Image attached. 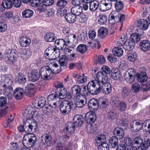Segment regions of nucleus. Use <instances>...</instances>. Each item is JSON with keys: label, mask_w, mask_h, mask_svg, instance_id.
<instances>
[{"label": "nucleus", "mask_w": 150, "mask_h": 150, "mask_svg": "<svg viewBox=\"0 0 150 150\" xmlns=\"http://www.w3.org/2000/svg\"><path fill=\"white\" fill-rule=\"evenodd\" d=\"M87 89L88 91L92 95L98 94L101 91L104 94L107 95L111 93L112 87L109 83L98 82L97 80H92L88 83Z\"/></svg>", "instance_id": "1"}, {"label": "nucleus", "mask_w": 150, "mask_h": 150, "mask_svg": "<svg viewBox=\"0 0 150 150\" xmlns=\"http://www.w3.org/2000/svg\"><path fill=\"white\" fill-rule=\"evenodd\" d=\"M55 58L50 60V63H51L52 67V69L48 66H44L42 67L40 71V74L41 77L45 80H50L53 76L54 74H57L61 71V68L58 64L54 63Z\"/></svg>", "instance_id": "2"}, {"label": "nucleus", "mask_w": 150, "mask_h": 150, "mask_svg": "<svg viewBox=\"0 0 150 150\" xmlns=\"http://www.w3.org/2000/svg\"><path fill=\"white\" fill-rule=\"evenodd\" d=\"M82 116L81 115H77L73 118L74 123L69 122L67 124V126L64 131L66 133L67 139H68L71 133L73 132L75 127H79L81 126L83 123L82 120Z\"/></svg>", "instance_id": "3"}, {"label": "nucleus", "mask_w": 150, "mask_h": 150, "mask_svg": "<svg viewBox=\"0 0 150 150\" xmlns=\"http://www.w3.org/2000/svg\"><path fill=\"white\" fill-rule=\"evenodd\" d=\"M36 140L35 134L31 133L27 134L25 135L23 137V144L26 148H30L35 145Z\"/></svg>", "instance_id": "4"}, {"label": "nucleus", "mask_w": 150, "mask_h": 150, "mask_svg": "<svg viewBox=\"0 0 150 150\" xmlns=\"http://www.w3.org/2000/svg\"><path fill=\"white\" fill-rule=\"evenodd\" d=\"M60 108L61 113L64 115L68 114L71 110L75 109V105L72 102L67 100L62 102L60 104Z\"/></svg>", "instance_id": "5"}, {"label": "nucleus", "mask_w": 150, "mask_h": 150, "mask_svg": "<svg viewBox=\"0 0 150 150\" xmlns=\"http://www.w3.org/2000/svg\"><path fill=\"white\" fill-rule=\"evenodd\" d=\"M118 12L117 11H113L110 14L108 17V21L109 23L112 24L119 22H122L125 20V15L122 14L120 15L119 17Z\"/></svg>", "instance_id": "6"}, {"label": "nucleus", "mask_w": 150, "mask_h": 150, "mask_svg": "<svg viewBox=\"0 0 150 150\" xmlns=\"http://www.w3.org/2000/svg\"><path fill=\"white\" fill-rule=\"evenodd\" d=\"M65 33L68 34L65 37V41L66 42L67 45L75 46L77 43L78 40L75 35L71 34V30L68 28H65Z\"/></svg>", "instance_id": "7"}, {"label": "nucleus", "mask_w": 150, "mask_h": 150, "mask_svg": "<svg viewBox=\"0 0 150 150\" xmlns=\"http://www.w3.org/2000/svg\"><path fill=\"white\" fill-rule=\"evenodd\" d=\"M4 60L8 64L13 65L14 64L17 57V55L14 50H8L5 52Z\"/></svg>", "instance_id": "8"}, {"label": "nucleus", "mask_w": 150, "mask_h": 150, "mask_svg": "<svg viewBox=\"0 0 150 150\" xmlns=\"http://www.w3.org/2000/svg\"><path fill=\"white\" fill-rule=\"evenodd\" d=\"M106 137L105 135L103 134L98 135L95 139L96 144L99 146L98 148L101 146V149L105 150L106 149L107 150H109V145L106 143Z\"/></svg>", "instance_id": "9"}, {"label": "nucleus", "mask_w": 150, "mask_h": 150, "mask_svg": "<svg viewBox=\"0 0 150 150\" xmlns=\"http://www.w3.org/2000/svg\"><path fill=\"white\" fill-rule=\"evenodd\" d=\"M32 119L25 120L23 121V125L24 127L25 131L28 132L32 131L34 127H37V123L36 121H34L33 122Z\"/></svg>", "instance_id": "10"}, {"label": "nucleus", "mask_w": 150, "mask_h": 150, "mask_svg": "<svg viewBox=\"0 0 150 150\" xmlns=\"http://www.w3.org/2000/svg\"><path fill=\"white\" fill-rule=\"evenodd\" d=\"M1 78L0 84L1 86L12 85L13 80L11 77L9 75H2Z\"/></svg>", "instance_id": "11"}, {"label": "nucleus", "mask_w": 150, "mask_h": 150, "mask_svg": "<svg viewBox=\"0 0 150 150\" xmlns=\"http://www.w3.org/2000/svg\"><path fill=\"white\" fill-rule=\"evenodd\" d=\"M112 4L110 0H102L99 3V9L102 11H105L111 8Z\"/></svg>", "instance_id": "12"}, {"label": "nucleus", "mask_w": 150, "mask_h": 150, "mask_svg": "<svg viewBox=\"0 0 150 150\" xmlns=\"http://www.w3.org/2000/svg\"><path fill=\"white\" fill-rule=\"evenodd\" d=\"M86 97L84 95L80 96L74 98L75 101V108L76 107L78 108H82L86 103Z\"/></svg>", "instance_id": "13"}, {"label": "nucleus", "mask_w": 150, "mask_h": 150, "mask_svg": "<svg viewBox=\"0 0 150 150\" xmlns=\"http://www.w3.org/2000/svg\"><path fill=\"white\" fill-rule=\"evenodd\" d=\"M37 88L32 83H30L26 86L25 93L28 96H33L37 91Z\"/></svg>", "instance_id": "14"}, {"label": "nucleus", "mask_w": 150, "mask_h": 150, "mask_svg": "<svg viewBox=\"0 0 150 150\" xmlns=\"http://www.w3.org/2000/svg\"><path fill=\"white\" fill-rule=\"evenodd\" d=\"M134 70L132 69L127 70L125 73V78L126 81L129 83H132L134 81Z\"/></svg>", "instance_id": "15"}, {"label": "nucleus", "mask_w": 150, "mask_h": 150, "mask_svg": "<svg viewBox=\"0 0 150 150\" xmlns=\"http://www.w3.org/2000/svg\"><path fill=\"white\" fill-rule=\"evenodd\" d=\"M142 120H137L133 122V124L131 127L132 128V130L134 131L137 132L141 130L142 128H145L144 127V123Z\"/></svg>", "instance_id": "16"}, {"label": "nucleus", "mask_w": 150, "mask_h": 150, "mask_svg": "<svg viewBox=\"0 0 150 150\" xmlns=\"http://www.w3.org/2000/svg\"><path fill=\"white\" fill-rule=\"evenodd\" d=\"M32 109L29 107H27L22 110V113L23 116L26 118V120L32 119L33 118L35 112L32 111Z\"/></svg>", "instance_id": "17"}, {"label": "nucleus", "mask_w": 150, "mask_h": 150, "mask_svg": "<svg viewBox=\"0 0 150 150\" xmlns=\"http://www.w3.org/2000/svg\"><path fill=\"white\" fill-rule=\"evenodd\" d=\"M30 39L28 37L23 35L20 36L19 43L21 46L27 47L30 45Z\"/></svg>", "instance_id": "18"}, {"label": "nucleus", "mask_w": 150, "mask_h": 150, "mask_svg": "<svg viewBox=\"0 0 150 150\" xmlns=\"http://www.w3.org/2000/svg\"><path fill=\"white\" fill-rule=\"evenodd\" d=\"M96 118V113L93 112L91 111L86 114L85 116V120L87 123L90 124L94 122Z\"/></svg>", "instance_id": "19"}, {"label": "nucleus", "mask_w": 150, "mask_h": 150, "mask_svg": "<svg viewBox=\"0 0 150 150\" xmlns=\"http://www.w3.org/2000/svg\"><path fill=\"white\" fill-rule=\"evenodd\" d=\"M68 3V2L65 0H61L59 1L57 5L59 7V9L57 11L58 13L60 15L64 14L66 12L65 6Z\"/></svg>", "instance_id": "20"}, {"label": "nucleus", "mask_w": 150, "mask_h": 150, "mask_svg": "<svg viewBox=\"0 0 150 150\" xmlns=\"http://www.w3.org/2000/svg\"><path fill=\"white\" fill-rule=\"evenodd\" d=\"M111 76L113 79L118 80L122 77V74L120 70L117 68H113L111 70Z\"/></svg>", "instance_id": "21"}, {"label": "nucleus", "mask_w": 150, "mask_h": 150, "mask_svg": "<svg viewBox=\"0 0 150 150\" xmlns=\"http://www.w3.org/2000/svg\"><path fill=\"white\" fill-rule=\"evenodd\" d=\"M96 79L98 82L104 83L108 80V77L106 74H104L102 71H99L96 74Z\"/></svg>", "instance_id": "22"}, {"label": "nucleus", "mask_w": 150, "mask_h": 150, "mask_svg": "<svg viewBox=\"0 0 150 150\" xmlns=\"http://www.w3.org/2000/svg\"><path fill=\"white\" fill-rule=\"evenodd\" d=\"M55 54H57L55 56V57H58L59 54V50L56 48H54L53 47H50L46 49L44 52L45 55L48 57H49V55H51L52 54L55 55Z\"/></svg>", "instance_id": "23"}, {"label": "nucleus", "mask_w": 150, "mask_h": 150, "mask_svg": "<svg viewBox=\"0 0 150 150\" xmlns=\"http://www.w3.org/2000/svg\"><path fill=\"white\" fill-rule=\"evenodd\" d=\"M144 129L146 131L147 135L144 137V140H149L150 139V120H146L144 123Z\"/></svg>", "instance_id": "24"}, {"label": "nucleus", "mask_w": 150, "mask_h": 150, "mask_svg": "<svg viewBox=\"0 0 150 150\" xmlns=\"http://www.w3.org/2000/svg\"><path fill=\"white\" fill-rule=\"evenodd\" d=\"M113 134L115 137L120 139L123 138L124 136L123 129L120 127H116L113 130Z\"/></svg>", "instance_id": "25"}, {"label": "nucleus", "mask_w": 150, "mask_h": 150, "mask_svg": "<svg viewBox=\"0 0 150 150\" xmlns=\"http://www.w3.org/2000/svg\"><path fill=\"white\" fill-rule=\"evenodd\" d=\"M28 75L30 79L33 82H35L37 81L40 77V75L38 71L35 69L31 70L29 72Z\"/></svg>", "instance_id": "26"}, {"label": "nucleus", "mask_w": 150, "mask_h": 150, "mask_svg": "<svg viewBox=\"0 0 150 150\" xmlns=\"http://www.w3.org/2000/svg\"><path fill=\"white\" fill-rule=\"evenodd\" d=\"M15 81L19 84H24L26 81V78L25 75L22 73H19L16 76Z\"/></svg>", "instance_id": "27"}, {"label": "nucleus", "mask_w": 150, "mask_h": 150, "mask_svg": "<svg viewBox=\"0 0 150 150\" xmlns=\"http://www.w3.org/2000/svg\"><path fill=\"white\" fill-rule=\"evenodd\" d=\"M149 24L147 20L144 19H141L138 21L137 25L142 30H145L148 28Z\"/></svg>", "instance_id": "28"}, {"label": "nucleus", "mask_w": 150, "mask_h": 150, "mask_svg": "<svg viewBox=\"0 0 150 150\" xmlns=\"http://www.w3.org/2000/svg\"><path fill=\"white\" fill-rule=\"evenodd\" d=\"M81 88L78 85L74 86L71 88V93L74 98L76 97L82 95L81 94Z\"/></svg>", "instance_id": "29"}, {"label": "nucleus", "mask_w": 150, "mask_h": 150, "mask_svg": "<svg viewBox=\"0 0 150 150\" xmlns=\"http://www.w3.org/2000/svg\"><path fill=\"white\" fill-rule=\"evenodd\" d=\"M99 105V101L97 99L93 98L89 101L88 107L90 110L92 108L97 110L98 107Z\"/></svg>", "instance_id": "30"}, {"label": "nucleus", "mask_w": 150, "mask_h": 150, "mask_svg": "<svg viewBox=\"0 0 150 150\" xmlns=\"http://www.w3.org/2000/svg\"><path fill=\"white\" fill-rule=\"evenodd\" d=\"M19 52L21 57L24 59L29 58L31 55L30 51L28 48L21 49Z\"/></svg>", "instance_id": "31"}, {"label": "nucleus", "mask_w": 150, "mask_h": 150, "mask_svg": "<svg viewBox=\"0 0 150 150\" xmlns=\"http://www.w3.org/2000/svg\"><path fill=\"white\" fill-rule=\"evenodd\" d=\"M141 50L144 52L148 51L150 48V43L148 40H144L141 41L140 44Z\"/></svg>", "instance_id": "32"}, {"label": "nucleus", "mask_w": 150, "mask_h": 150, "mask_svg": "<svg viewBox=\"0 0 150 150\" xmlns=\"http://www.w3.org/2000/svg\"><path fill=\"white\" fill-rule=\"evenodd\" d=\"M59 105V102L58 101H55L50 103L47 106L45 107L47 110L48 112H52L55 110V108H58Z\"/></svg>", "instance_id": "33"}, {"label": "nucleus", "mask_w": 150, "mask_h": 150, "mask_svg": "<svg viewBox=\"0 0 150 150\" xmlns=\"http://www.w3.org/2000/svg\"><path fill=\"white\" fill-rule=\"evenodd\" d=\"M98 101L100 107L103 108H106L109 104L108 99L105 97L102 96L100 97Z\"/></svg>", "instance_id": "34"}, {"label": "nucleus", "mask_w": 150, "mask_h": 150, "mask_svg": "<svg viewBox=\"0 0 150 150\" xmlns=\"http://www.w3.org/2000/svg\"><path fill=\"white\" fill-rule=\"evenodd\" d=\"M67 91L65 88H61L59 91L56 92V96L59 99H64L67 96Z\"/></svg>", "instance_id": "35"}, {"label": "nucleus", "mask_w": 150, "mask_h": 150, "mask_svg": "<svg viewBox=\"0 0 150 150\" xmlns=\"http://www.w3.org/2000/svg\"><path fill=\"white\" fill-rule=\"evenodd\" d=\"M23 90L21 88H17L14 91L13 94L15 98L17 99H20L23 97Z\"/></svg>", "instance_id": "36"}, {"label": "nucleus", "mask_w": 150, "mask_h": 150, "mask_svg": "<svg viewBox=\"0 0 150 150\" xmlns=\"http://www.w3.org/2000/svg\"><path fill=\"white\" fill-rule=\"evenodd\" d=\"M55 43L56 46L61 49L65 48L67 45L66 42L65 41V38L64 39H59L56 40Z\"/></svg>", "instance_id": "37"}, {"label": "nucleus", "mask_w": 150, "mask_h": 150, "mask_svg": "<svg viewBox=\"0 0 150 150\" xmlns=\"http://www.w3.org/2000/svg\"><path fill=\"white\" fill-rule=\"evenodd\" d=\"M71 12L76 16L82 13V8L80 5L75 6L71 8Z\"/></svg>", "instance_id": "38"}, {"label": "nucleus", "mask_w": 150, "mask_h": 150, "mask_svg": "<svg viewBox=\"0 0 150 150\" xmlns=\"http://www.w3.org/2000/svg\"><path fill=\"white\" fill-rule=\"evenodd\" d=\"M65 19L69 23L74 22L76 19V16L71 13H67L65 16Z\"/></svg>", "instance_id": "39"}, {"label": "nucleus", "mask_w": 150, "mask_h": 150, "mask_svg": "<svg viewBox=\"0 0 150 150\" xmlns=\"http://www.w3.org/2000/svg\"><path fill=\"white\" fill-rule=\"evenodd\" d=\"M135 45L134 42H132L129 40H128L126 41L123 47L125 50L129 51L134 48Z\"/></svg>", "instance_id": "40"}, {"label": "nucleus", "mask_w": 150, "mask_h": 150, "mask_svg": "<svg viewBox=\"0 0 150 150\" xmlns=\"http://www.w3.org/2000/svg\"><path fill=\"white\" fill-rule=\"evenodd\" d=\"M117 45L118 46H123L124 45L126 41L127 40L126 37L125 35H122L120 36H119L117 38Z\"/></svg>", "instance_id": "41"}, {"label": "nucleus", "mask_w": 150, "mask_h": 150, "mask_svg": "<svg viewBox=\"0 0 150 150\" xmlns=\"http://www.w3.org/2000/svg\"><path fill=\"white\" fill-rule=\"evenodd\" d=\"M137 76L138 81L141 83L144 82L147 79V77L145 72L141 73L140 74L137 73Z\"/></svg>", "instance_id": "42"}, {"label": "nucleus", "mask_w": 150, "mask_h": 150, "mask_svg": "<svg viewBox=\"0 0 150 150\" xmlns=\"http://www.w3.org/2000/svg\"><path fill=\"white\" fill-rule=\"evenodd\" d=\"M77 81L79 84H83L87 81V77L84 74H79L77 77Z\"/></svg>", "instance_id": "43"}, {"label": "nucleus", "mask_w": 150, "mask_h": 150, "mask_svg": "<svg viewBox=\"0 0 150 150\" xmlns=\"http://www.w3.org/2000/svg\"><path fill=\"white\" fill-rule=\"evenodd\" d=\"M3 87V93L6 96L9 95L13 91V88L11 85L1 86Z\"/></svg>", "instance_id": "44"}, {"label": "nucleus", "mask_w": 150, "mask_h": 150, "mask_svg": "<svg viewBox=\"0 0 150 150\" xmlns=\"http://www.w3.org/2000/svg\"><path fill=\"white\" fill-rule=\"evenodd\" d=\"M110 146L112 148H115L118 144V138L115 136H112L111 137L109 140Z\"/></svg>", "instance_id": "45"}, {"label": "nucleus", "mask_w": 150, "mask_h": 150, "mask_svg": "<svg viewBox=\"0 0 150 150\" xmlns=\"http://www.w3.org/2000/svg\"><path fill=\"white\" fill-rule=\"evenodd\" d=\"M112 52L116 56L120 57L123 54V51L122 48L118 47H115L113 49Z\"/></svg>", "instance_id": "46"}, {"label": "nucleus", "mask_w": 150, "mask_h": 150, "mask_svg": "<svg viewBox=\"0 0 150 150\" xmlns=\"http://www.w3.org/2000/svg\"><path fill=\"white\" fill-rule=\"evenodd\" d=\"M108 30L106 27H100L98 30V33L101 38H104L107 35Z\"/></svg>", "instance_id": "47"}, {"label": "nucleus", "mask_w": 150, "mask_h": 150, "mask_svg": "<svg viewBox=\"0 0 150 150\" xmlns=\"http://www.w3.org/2000/svg\"><path fill=\"white\" fill-rule=\"evenodd\" d=\"M77 21L79 23H83L87 21V17L85 14L82 13L76 16Z\"/></svg>", "instance_id": "48"}, {"label": "nucleus", "mask_w": 150, "mask_h": 150, "mask_svg": "<svg viewBox=\"0 0 150 150\" xmlns=\"http://www.w3.org/2000/svg\"><path fill=\"white\" fill-rule=\"evenodd\" d=\"M138 147L137 150H146L150 146V141L149 140H145L144 143Z\"/></svg>", "instance_id": "49"}, {"label": "nucleus", "mask_w": 150, "mask_h": 150, "mask_svg": "<svg viewBox=\"0 0 150 150\" xmlns=\"http://www.w3.org/2000/svg\"><path fill=\"white\" fill-rule=\"evenodd\" d=\"M127 57L129 61L134 62L137 58V54L136 52H130L127 54Z\"/></svg>", "instance_id": "50"}, {"label": "nucleus", "mask_w": 150, "mask_h": 150, "mask_svg": "<svg viewBox=\"0 0 150 150\" xmlns=\"http://www.w3.org/2000/svg\"><path fill=\"white\" fill-rule=\"evenodd\" d=\"M99 3L96 1H93L90 4L89 9L91 11H94L98 8Z\"/></svg>", "instance_id": "51"}, {"label": "nucleus", "mask_w": 150, "mask_h": 150, "mask_svg": "<svg viewBox=\"0 0 150 150\" xmlns=\"http://www.w3.org/2000/svg\"><path fill=\"white\" fill-rule=\"evenodd\" d=\"M107 17L102 14L99 15L98 17V23L100 25H103L107 22Z\"/></svg>", "instance_id": "52"}, {"label": "nucleus", "mask_w": 150, "mask_h": 150, "mask_svg": "<svg viewBox=\"0 0 150 150\" xmlns=\"http://www.w3.org/2000/svg\"><path fill=\"white\" fill-rule=\"evenodd\" d=\"M44 38L46 41L51 42L55 40V36L54 34L49 33L46 34Z\"/></svg>", "instance_id": "53"}, {"label": "nucleus", "mask_w": 150, "mask_h": 150, "mask_svg": "<svg viewBox=\"0 0 150 150\" xmlns=\"http://www.w3.org/2000/svg\"><path fill=\"white\" fill-rule=\"evenodd\" d=\"M42 141L45 142V143L47 145H49L50 143V141L51 140V137L50 135L48 134H43L42 137Z\"/></svg>", "instance_id": "54"}, {"label": "nucleus", "mask_w": 150, "mask_h": 150, "mask_svg": "<svg viewBox=\"0 0 150 150\" xmlns=\"http://www.w3.org/2000/svg\"><path fill=\"white\" fill-rule=\"evenodd\" d=\"M87 50V46L83 44L79 45L77 48V51L81 54L85 53Z\"/></svg>", "instance_id": "55"}, {"label": "nucleus", "mask_w": 150, "mask_h": 150, "mask_svg": "<svg viewBox=\"0 0 150 150\" xmlns=\"http://www.w3.org/2000/svg\"><path fill=\"white\" fill-rule=\"evenodd\" d=\"M130 40L135 44V42H137L140 40V36L138 34L133 33L130 35Z\"/></svg>", "instance_id": "56"}, {"label": "nucleus", "mask_w": 150, "mask_h": 150, "mask_svg": "<svg viewBox=\"0 0 150 150\" xmlns=\"http://www.w3.org/2000/svg\"><path fill=\"white\" fill-rule=\"evenodd\" d=\"M33 11L29 9L25 10L22 13L23 17L25 18H30L33 16Z\"/></svg>", "instance_id": "57"}, {"label": "nucleus", "mask_w": 150, "mask_h": 150, "mask_svg": "<svg viewBox=\"0 0 150 150\" xmlns=\"http://www.w3.org/2000/svg\"><path fill=\"white\" fill-rule=\"evenodd\" d=\"M122 142L123 144H120V146L122 148V149L126 150L127 147H130L129 144L131 142H129L128 139L127 140V139H124L122 141Z\"/></svg>", "instance_id": "58"}, {"label": "nucleus", "mask_w": 150, "mask_h": 150, "mask_svg": "<svg viewBox=\"0 0 150 150\" xmlns=\"http://www.w3.org/2000/svg\"><path fill=\"white\" fill-rule=\"evenodd\" d=\"M140 89V86L138 83H135L132 84L131 90L134 93H136L139 91Z\"/></svg>", "instance_id": "59"}, {"label": "nucleus", "mask_w": 150, "mask_h": 150, "mask_svg": "<svg viewBox=\"0 0 150 150\" xmlns=\"http://www.w3.org/2000/svg\"><path fill=\"white\" fill-rule=\"evenodd\" d=\"M2 3L5 9L10 8L12 6L13 4L10 0H4Z\"/></svg>", "instance_id": "60"}, {"label": "nucleus", "mask_w": 150, "mask_h": 150, "mask_svg": "<svg viewBox=\"0 0 150 150\" xmlns=\"http://www.w3.org/2000/svg\"><path fill=\"white\" fill-rule=\"evenodd\" d=\"M46 102L45 98L43 96H41L39 98L38 103V107L39 108L43 107L45 104Z\"/></svg>", "instance_id": "61"}, {"label": "nucleus", "mask_w": 150, "mask_h": 150, "mask_svg": "<svg viewBox=\"0 0 150 150\" xmlns=\"http://www.w3.org/2000/svg\"><path fill=\"white\" fill-rule=\"evenodd\" d=\"M71 145V144H69L68 145V148L67 146H65L64 144L60 143L58 144L57 149L58 150H71L70 148V146Z\"/></svg>", "instance_id": "62"}, {"label": "nucleus", "mask_w": 150, "mask_h": 150, "mask_svg": "<svg viewBox=\"0 0 150 150\" xmlns=\"http://www.w3.org/2000/svg\"><path fill=\"white\" fill-rule=\"evenodd\" d=\"M117 106L119 110L121 112L124 111L127 108V104L123 101L118 102Z\"/></svg>", "instance_id": "63"}, {"label": "nucleus", "mask_w": 150, "mask_h": 150, "mask_svg": "<svg viewBox=\"0 0 150 150\" xmlns=\"http://www.w3.org/2000/svg\"><path fill=\"white\" fill-rule=\"evenodd\" d=\"M117 113L115 112L110 111L107 113V117L109 119L114 120L116 118Z\"/></svg>", "instance_id": "64"}]
</instances>
